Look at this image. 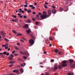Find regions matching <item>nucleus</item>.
<instances>
[{"label": "nucleus", "instance_id": "f257e3e1", "mask_svg": "<svg viewBox=\"0 0 75 75\" xmlns=\"http://www.w3.org/2000/svg\"><path fill=\"white\" fill-rule=\"evenodd\" d=\"M40 17L41 18L44 20V19H45V18H47V17H49L48 15H42L40 16Z\"/></svg>", "mask_w": 75, "mask_h": 75}, {"label": "nucleus", "instance_id": "f03ea898", "mask_svg": "<svg viewBox=\"0 0 75 75\" xmlns=\"http://www.w3.org/2000/svg\"><path fill=\"white\" fill-rule=\"evenodd\" d=\"M1 35H2L4 38L6 36V33L3 30H2L1 32Z\"/></svg>", "mask_w": 75, "mask_h": 75}, {"label": "nucleus", "instance_id": "7ed1b4c3", "mask_svg": "<svg viewBox=\"0 0 75 75\" xmlns=\"http://www.w3.org/2000/svg\"><path fill=\"white\" fill-rule=\"evenodd\" d=\"M20 53L21 54H23L24 55H27L28 56H27V57H28V56L30 55L28 53H27L26 52H24V53H23V51H21L20 52Z\"/></svg>", "mask_w": 75, "mask_h": 75}, {"label": "nucleus", "instance_id": "20e7f679", "mask_svg": "<svg viewBox=\"0 0 75 75\" xmlns=\"http://www.w3.org/2000/svg\"><path fill=\"white\" fill-rule=\"evenodd\" d=\"M29 44L31 45V46H32L34 44V40L33 39H30L29 41Z\"/></svg>", "mask_w": 75, "mask_h": 75}, {"label": "nucleus", "instance_id": "39448f33", "mask_svg": "<svg viewBox=\"0 0 75 75\" xmlns=\"http://www.w3.org/2000/svg\"><path fill=\"white\" fill-rule=\"evenodd\" d=\"M48 16L49 17H50V15H51V11L50 10H48Z\"/></svg>", "mask_w": 75, "mask_h": 75}, {"label": "nucleus", "instance_id": "423d86ee", "mask_svg": "<svg viewBox=\"0 0 75 75\" xmlns=\"http://www.w3.org/2000/svg\"><path fill=\"white\" fill-rule=\"evenodd\" d=\"M52 12L53 14H55L56 13V10L54 9H52Z\"/></svg>", "mask_w": 75, "mask_h": 75}, {"label": "nucleus", "instance_id": "0eeeda50", "mask_svg": "<svg viewBox=\"0 0 75 75\" xmlns=\"http://www.w3.org/2000/svg\"><path fill=\"white\" fill-rule=\"evenodd\" d=\"M24 40H25V41H27V40H26V39L25 38H22L21 40V41L22 42H24Z\"/></svg>", "mask_w": 75, "mask_h": 75}, {"label": "nucleus", "instance_id": "6e6552de", "mask_svg": "<svg viewBox=\"0 0 75 75\" xmlns=\"http://www.w3.org/2000/svg\"><path fill=\"white\" fill-rule=\"evenodd\" d=\"M18 69H15L13 70V72H15L16 73H18Z\"/></svg>", "mask_w": 75, "mask_h": 75}, {"label": "nucleus", "instance_id": "1a4fd4ad", "mask_svg": "<svg viewBox=\"0 0 75 75\" xmlns=\"http://www.w3.org/2000/svg\"><path fill=\"white\" fill-rule=\"evenodd\" d=\"M58 67L57 65H56L54 67V71H55V69L56 70L58 69Z\"/></svg>", "mask_w": 75, "mask_h": 75}, {"label": "nucleus", "instance_id": "9d476101", "mask_svg": "<svg viewBox=\"0 0 75 75\" xmlns=\"http://www.w3.org/2000/svg\"><path fill=\"white\" fill-rule=\"evenodd\" d=\"M19 10L18 11V12H19V13H20L21 12L22 13H24V11H23V10H22V9L21 8H20L19 9Z\"/></svg>", "mask_w": 75, "mask_h": 75}, {"label": "nucleus", "instance_id": "9b49d317", "mask_svg": "<svg viewBox=\"0 0 75 75\" xmlns=\"http://www.w3.org/2000/svg\"><path fill=\"white\" fill-rule=\"evenodd\" d=\"M62 66V67H66L67 66V64H64L63 63Z\"/></svg>", "mask_w": 75, "mask_h": 75}, {"label": "nucleus", "instance_id": "f8f14e48", "mask_svg": "<svg viewBox=\"0 0 75 75\" xmlns=\"http://www.w3.org/2000/svg\"><path fill=\"white\" fill-rule=\"evenodd\" d=\"M26 33L27 34H30V33H31V31L30 30H28L27 31H26Z\"/></svg>", "mask_w": 75, "mask_h": 75}, {"label": "nucleus", "instance_id": "ddd939ff", "mask_svg": "<svg viewBox=\"0 0 75 75\" xmlns=\"http://www.w3.org/2000/svg\"><path fill=\"white\" fill-rule=\"evenodd\" d=\"M68 10V6H66L64 10V11H67Z\"/></svg>", "mask_w": 75, "mask_h": 75}, {"label": "nucleus", "instance_id": "4468645a", "mask_svg": "<svg viewBox=\"0 0 75 75\" xmlns=\"http://www.w3.org/2000/svg\"><path fill=\"white\" fill-rule=\"evenodd\" d=\"M16 62L14 61H11L10 62H9L10 64H15Z\"/></svg>", "mask_w": 75, "mask_h": 75}, {"label": "nucleus", "instance_id": "2eb2a0df", "mask_svg": "<svg viewBox=\"0 0 75 75\" xmlns=\"http://www.w3.org/2000/svg\"><path fill=\"white\" fill-rule=\"evenodd\" d=\"M67 75H74V73H71V72H68Z\"/></svg>", "mask_w": 75, "mask_h": 75}, {"label": "nucleus", "instance_id": "dca6fc26", "mask_svg": "<svg viewBox=\"0 0 75 75\" xmlns=\"http://www.w3.org/2000/svg\"><path fill=\"white\" fill-rule=\"evenodd\" d=\"M64 9L62 7H61L59 9V11H62Z\"/></svg>", "mask_w": 75, "mask_h": 75}, {"label": "nucleus", "instance_id": "f3484780", "mask_svg": "<svg viewBox=\"0 0 75 75\" xmlns=\"http://www.w3.org/2000/svg\"><path fill=\"white\" fill-rule=\"evenodd\" d=\"M69 62L70 63H72V62H74V60L70 59L69 60Z\"/></svg>", "mask_w": 75, "mask_h": 75}, {"label": "nucleus", "instance_id": "a211bd4d", "mask_svg": "<svg viewBox=\"0 0 75 75\" xmlns=\"http://www.w3.org/2000/svg\"><path fill=\"white\" fill-rule=\"evenodd\" d=\"M43 15H47V12L45 11H44L43 12Z\"/></svg>", "mask_w": 75, "mask_h": 75}, {"label": "nucleus", "instance_id": "6ab92c4d", "mask_svg": "<svg viewBox=\"0 0 75 75\" xmlns=\"http://www.w3.org/2000/svg\"><path fill=\"white\" fill-rule=\"evenodd\" d=\"M54 51H55V53H56V54H57V53H58V49H55L54 50Z\"/></svg>", "mask_w": 75, "mask_h": 75}, {"label": "nucleus", "instance_id": "aec40b11", "mask_svg": "<svg viewBox=\"0 0 75 75\" xmlns=\"http://www.w3.org/2000/svg\"><path fill=\"white\" fill-rule=\"evenodd\" d=\"M67 61L66 60H64L63 61V64H67Z\"/></svg>", "mask_w": 75, "mask_h": 75}, {"label": "nucleus", "instance_id": "412c9836", "mask_svg": "<svg viewBox=\"0 0 75 75\" xmlns=\"http://www.w3.org/2000/svg\"><path fill=\"white\" fill-rule=\"evenodd\" d=\"M20 71L21 72H22V73H23V72H24V70L23 69H20Z\"/></svg>", "mask_w": 75, "mask_h": 75}, {"label": "nucleus", "instance_id": "4be33fe9", "mask_svg": "<svg viewBox=\"0 0 75 75\" xmlns=\"http://www.w3.org/2000/svg\"><path fill=\"white\" fill-rule=\"evenodd\" d=\"M26 55V57L25 56H24L23 57V59H27V57H27V56H28V55Z\"/></svg>", "mask_w": 75, "mask_h": 75}, {"label": "nucleus", "instance_id": "5701e85b", "mask_svg": "<svg viewBox=\"0 0 75 75\" xmlns=\"http://www.w3.org/2000/svg\"><path fill=\"white\" fill-rule=\"evenodd\" d=\"M10 57H11V58H14V55L11 54L10 55Z\"/></svg>", "mask_w": 75, "mask_h": 75}, {"label": "nucleus", "instance_id": "b1692460", "mask_svg": "<svg viewBox=\"0 0 75 75\" xmlns=\"http://www.w3.org/2000/svg\"><path fill=\"white\" fill-rule=\"evenodd\" d=\"M14 48H16V49L17 50H18L19 48H18V47L17 46H14Z\"/></svg>", "mask_w": 75, "mask_h": 75}, {"label": "nucleus", "instance_id": "393cba45", "mask_svg": "<svg viewBox=\"0 0 75 75\" xmlns=\"http://www.w3.org/2000/svg\"><path fill=\"white\" fill-rule=\"evenodd\" d=\"M18 61H22V59L21 58H18Z\"/></svg>", "mask_w": 75, "mask_h": 75}, {"label": "nucleus", "instance_id": "a878e982", "mask_svg": "<svg viewBox=\"0 0 75 75\" xmlns=\"http://www.w3.org/2000/svg\"><path fill=\"white\" fill-rule=\"evenodd\" d=\"M21 35H22V34H21V33H18L17 35V37L18 36H20Z\"/></svg>", "mask_w": 75, "mask_h": 75}, {"label": "nucleus", "instance_id": "bb28decb", "mask_svg": "<svg viewBox=\"0 0 75 75\" xmlns=\"http://www.w3.org/2000/svg\"><path fill=\"white\" fill-rule=\"evenodd\" d=\"M27 11V13H31V11L30 10H28Z\"/></svg>", "mask_w": 75, "mask_h": 75}, {"label": "nucleus", "instance_id": "cd10ccee", "mask_svg": "<svg viewBox=\"0 0 75 75\" xmlns=\"http://www.w3.org/2000/svg\"><path fill=\"white\" fill-rule=\"evenodd\" d=\"M58 68L59 69H62V66L60 65H59Z\"/></svg>", "mask_w": 75, "mask_h": 75}, {"label": "nucleus", "instance_id": "c85d7f7f", "mask_svg": "<svg viewBox=\"0 0 75 75\" xmlns=\"http://www.w3.org/2000/svg\"><path fill=\"white\" fill-rule=\"evenodd\" d=\"M4 40L5 41H7V42L9 41V40H8L6 38H5Z\"/></svg>", "mask_w": 75, "mask_h": 75}, {"label": "nucleus", "instance_id": "c756f323", "mask_svg": "<svg viewBox=\"0 0 75 75\" xmlns=\"http://www.w3.org/2000/svg\"><path fill=\"white\" fill-rule=\"evenodd\" d=\"M12 32L13 33H15V34H16V33H17V32L15 31V30H12Z\"/></svg>", "mask_w": 75, "mask_h": 75}, {"label": "nucleus", "instance_id": "7c9ffc66", "mask_svg": "<svg viewBox=\"0 0 75 75\" xmlns=\"http://www.w3.org/2000/svg\"><path fill=\"white\" fill-rule=\"evenodd\" d=\"M30 21H31V20L30 19H28L27 20V22H28L29 23H30Z\"/></svg>", "mask_w": 75, "mask_h": 75}, {"label": "nucleus", "instance_id": "2f4dec72", "mask_svg": "<svg viewBox=\"0 0 75 75\" xmlns=\"http://www.w3.org/2000/svg\"><path fill=\"white\" fill-rule=\"evenodd\" d=\"M32 14L34 15H35V14H36V13L35 12L33 11V12Z\"/></svg>", "mask_w": 75, "mask_h": 75}, {"label": "nucleus", "instance_id": "473e14b6", "mask_svg": "<svg viewBox=\"0 0 75 75\" xmlns=\"http://www.w3.org/2000/svg\"><path fill=\"white\" fill-rule=\"evenodd\" d=\"M8 59H10V60L13 59H12L11 58V57H8Z\"/></svg>", "mask_w": 75, "mask_h": 75}, {"label": "nucleus", "instance_id": "72a5a7b5", "mask_svg": "<svg viewBox=\"0 0 75 75\" xmlns=\"http://www.w3.org/2000/svg\"><path fill=\"white\" fill-rule=\"evenodd\" d=\"M17 44L18 45H19V46H20V43L19 42H17Z\"/></svg>", "mask_w": 75, "mask_h": 75}, {"label": "nucleus", "instance_id": "f704fd0d", "mask_svg": "<svg viewBox=\"0 0 75 75\" xmlns=\"http://www.w3.org/2000/svg\"><path fill=\"white\" fill-rule=\"evenodd\" d=\"M58 54L59 55H61V54H62V53L61 52H59Z\"/></svg>", "mask_w": 75, "mask_h": 75}, {"label": "nucleus", "instance_id": "c9c22d12", "mask_svg": "<svg viewBox=\"0 0 75 75\" xmlns=\"http://www.w3.org/2000/svg\"><path fill=\"white\" fill-rule=\"evenodd\" d=\"M45 75H50V74H49L48 73V72H46L45 73Z\"/></svg>", "mask_w": 75, "mask_h": 75}, {"label": "nucleus", "instance_id": "e433bc0d", "mask_svg": "<svg viewBox=\"0 0 75 75\" xmlns=\"http://www.w3.org/2000/svg\"><path fill=\"white\" fill-rule=\"evenodd\" d=\"M15 56H18V54H17V53L15 54H14Z\"/></svg>", "mask_w": 75, "mask_h": 75}, {"label": "nucleus", "instance_id": "4c0bfd02", "mask_svg": "<svg viewBox=\"0 0 75 75\" xmlns=\"http://www.w3.org/2000/svg\"><path fill=\"white\" fill-rule=\"evenodd\" d=\"M29 7H31V8H32V7H33V5H29Z\"/></svg>", "mask_w": 75, "mask_h": 75}, {"label": "nucleus", "instance_id": "58836bf2", "mask_svg": "<svg viewBox=\"0 0 75 75\" xmlns=\"http://www.w3.org/2000/svg\"><path fill=\"white\" fill-rule=\"evenodd\" d=\"M24 7H28V6L26 4H25L24 5Z\"/></svg>", "mask_w": 75, "mask_h": 75}, {"label": "nucleus", "instance_id": "ea45409f", "mask_svg": "<svg viewBox=\"0 0 75 75\" xmlns=\"http://www.w3.org/2000/svg\"><path fill=\"white\" fill-rule=\"evenodd\" d=\"M3 55V53H0V57H1V55Z\"/></svg>", "mask_w": 75, "mask_h": 75}, {"label": "nucleus", "instance_id": "a19ab883", "mask_svg": "<svg viewBox=\"0 0 75 75\" xmlns=\"http://www.w3.org/2000/svg\"><path fill=\"white\" fill-rule=\"evenodd\" d=\"M74 67V64H73V65H71V68H73Z\"/></svg>", "mask_w": 75, "mask_h": 75}, {"label": "nucleus", "instance_id": "79ce46f5", "mask_svg": "<svg viewBox=\"0 0 75 75\" xmlns=\"http://www.w3.org/2000/svg\"><path fill=\"white\" fill-rule=\"evenodd\" d=\"M35 24H36V25H38V24H39L38 22H36Z\"/></svg>", "mask_w": 75, "mask_h": 75}, {"label": "nucleus", "instance_id": "37998d69", "mask_svg": "<svg viewBox=\"0 0 75 75\" xmlns=\"http://www.w3.org/2000/svg\"><path fill=\"white\" fill-rule=\"evenodd\" d=\"M13 66V64H11L10 65V67H12Z\"/></svg>", "mask_w": 75, "mask_h": 75}, {"label": "nucleus", "instance_id": "c03bdc74", "mask_svg": "<svg viewBox=\"0 0 75 75\" xmlns=\"http://www.w3.org/2000/svg\"><path fill=\"white\" fill-rule=\"evenodd\" d=\"M25 27H26V28H27L28 27V25L27 24H26L25 25Z\"/></svg>", "mask_w": 75, "mask_h": 75}, {"label": "nucleus", "instance_id": "a18cd8bd", "mask_svg": "<svg viewBox=\"0 0 75 75\" xmlns=\"http://www.w3.org/2000/svg\"><path fill=\"white\" fill-rule=\"evenodd\" d=\"M31 8L32 9H33V10H34V9H35V8L34 6H33V7H32V8Z\"/></svg>", "mask_w": 75, "mask_h": 75}, {"label": "nucleus", "instance_id": "49530a36", "mask_svg": "<svg viewBox=\"0 0 75 75\" xmlns=\"http://www.w3.org/2000/svg\"><path fill=\"white\" fill-rule=\"evenodd\" d=\"M54 62V60L53 59H52L51 60V62Z\"/></svg>", "mask_w": 75, "mask_h": 75}, {"label": "nucleus", "instance_id": "de8ad7c7", "mask_svg": "<svg viewBox=\"0 0 75 75\" xmlns=\"http://www.w3.org/2000/svg\"><path fill=\"white\" fill-rule=\"evenodd\" d=\"M49 40H50V41H52V38H50Z\"/></svg>", "mask_w": 75, "mask_h": 75}, {"label": "nucleus", "instance_id": "09e8293b", "mask_svg": "<svg viewBox=\"0 0 75 75\" xmlns=\"http://www.w3.org/2000/svg\"><path fill=\"white\" fill-rule=\"evenodd\" d=\"M21 67H24V66L23 64H21Z\"/></svg>", "mask_w": 75, "mask_h": 75}, {"label": "nucleus", "instance_id": "8fccbe9b", "mask_svg": "<svg viewBox=\"0 0 75 75\" xmlns=\"http://www.w3.org/2000/svg\"><path fill=\"white\" fill-rule=\"evenodd\" d=\"M3 53L4 54L6 55V54H7V52H3Z\"/></svg>", "mask_w": 75, "mask_h": 75}, {"label": "nucleus", "instance_id": "3c124183", "mask_svg": "<svg viewBox=\"0 0 75 75\" xmlns=\"http://www.w3.org/2000/svg\"><path fill=\"white\" fill-rule=\"evenodd\" d=\"M23 17L24 18H27V17L26 16H23Z\"/></svg>", "mask_w": 75, "mask_h": 75}, {"label": "nucleus", "instance_id": "603ef678", "mask_svg": "<svg viewBox=\"0 0 75 75\" xmlns=\"http://www.w3.org/2000/svg\"><path fill=\"white\" fill-rule=\"evenodd\" d=\"M9 54L10 53H7L6 54V55H7V56H8V55H9Z\"/></svg>", "mask_w": 75, "mask_h": 75}, {"label": "nucleus", "instance_id": "864d4df0", "mask_svg": "<svg viewBox=\"0 0 75 75\" xmlns=\"http://www.w3.org/2000/svg\"><path fill=\"white\" fill-rule=\"evenodd\" d=\"M44 7L45 8H47V6H46V5H45L44 6Z\"/></svg>", "mask_w": 75, "mask_h": 75}, {"label": "nucleus", "instance_id": "5fc2aeb1", "mask_svg": "<svg viewBox=\"0 0 75 75\" xmlns=\"http://www.w3.org/2000/svg\"><path fill=\"white\" fill-rule=\"evenodd\" d=\"M6 47V46L5 45H3L2 46V47Z\"/></svg>", "mask_w": 75, "mask_h": 75}, {"label": "nucleus", "instance_id": "6e6d98bb", "mask_svg": "<svg viewBox=\"0 0 75 75\" xmlns=\"http://www.w3.org/2000/svg\"><path fill=\"white\" fill-rule=\"evenodd\" d=\"M18 16H21V14L20 13H18Z\"/></svg>", "mask_w": 75, "mask_h": 75}, {"label": "nucleus", "instance_id": "4d7b16f0", "mask_svg": "<svg viewBox=\"0 0 75 75\" xmlns=\"http://www.w3.org/2000/svg\"><path fill=\"white\" fill-rule=\"evenodd\" d=\"M15 52H16V51H14L13 52H12V53L13 54H14V53H15Z\"/></svg>", "mask_w": 75, "mask_h": 75}, {"label": "nucleus", "instance_id": "13d9d810", "mask_svg": "<svg viewBox=\"0 0 75 75\" xmlns=\"http://www.w3.org/2000/svg\"><path fill=\"white\" fill-rule=\"evenodd\" d=\"M52 8H56V7L55 6H52Z\"/></svg>", "mask_w": 75, "mask_h": 75}, {"label": "nucleus", "instance_id": "bf43d9fd", "mask_svg": "<svg viewBox=\"0 0 75 75\" xmlns=\"http://www.w3.org/2000/svg\"><path fill=\"white\" fill-rule=\"evenodd\" d=\"M32 20L34 21H35V19H34V18H32Z\"/></svg>", "mask_w": 75, "mask_h": 75}, {"label": "nucleus", "instance_id": "052dcab7", "mask_svg": "<svg viewBox=\"0 0 75 75\" xmlns=\"http://www.w3.org/2000/svg\"><path fill=\"white\" fill-rule=\"evenodd\" d=\"M23 28H26V27H25V25H24V26H23Z\"/></svg>", "mask_w": 75, "mask_h": 75}, {"label": "nucleus", "instance_id": "680f3d73", "mask_svg": "<svg viewBox=\"0 0 75 75\" xmlns=\"http://www.w3.org/2000/svg\"><path fill=\"white\" fill-rule=\"evenodd\" d=\"M53 35H55V33L54 32L53 33Z\"/></svg>", "mask_w": 75, "mask_h": 75}, {"label": "nucleus", "instance_id": "e2e57ef3", "mask_svg": "<svg viewBox=\"0 0 75 75\" xmlns=\"http://www.w3.org/2000/svg\"><path fill=\"white\" fill-rule=\"evenodd\" d=\"M24 10H25V11H27V8H24Z\"/></svg>", "mask_w": 75, "mask_h": 75}, {"label": "nucleus", "instance_id": "0e129e2a", "mask_svg": "<svg viewBox=\"0 0 75 75\" xmlns=\"http://www.w3.org/2000/svg\"><path fill=\"white\" fill-rule=\"evenodd\" d=\"M13 18H17V16H16L15 15V16H14Z\"/></svg>", "mask_w": 75, "mask_h": 75}, {"label": "nucleus", "instance_id": "69168bd1", "mask_svg": "<svg viewBox=\"0 0 75 75\" xmlns=\"http://www.w3.org/2000/svg\"><path fill=\"white\" fill-rule=\"evenodd\" d=\"M10 48H9L8 49L7 51H10Z\"/></svg>", "mask_w": 75, "mask_h": 75}, {"label": "nucleus", "instance_id": "338daca9", "mask_svg": "<svg viewBox=\"0 0 75 75\" xmlns=\"http://www.w3.org/2000/svg\"><path fill=\"white\" fill-rule=\"evenodd\" d=\"M7 75H14L13 74H7Z\"/></svg>", "mask_w": 75, "mask_h": 75}, {"label": "nucleus", "instance_id": "774afa93", "mask_svg": "<svg viewBox=\"0 0 75 75\" xmlns=\"http://www.w3.org/2000/svg\"><path fill=\"white\" fill-rule=\"evenodd\" d=\"M23 65H24V66H25V65H26V64H25V63H23Z\"/></svg>", "mask_w": 75, "mask_h": 75}]
</instances>
